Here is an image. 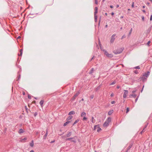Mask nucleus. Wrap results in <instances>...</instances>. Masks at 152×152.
<instances>
[{
    "label": "nucleus",
    "mask_w": 152,
    "mask_h": 152,
    "mask_svg": "<svg viewBox=\"0 0 152 152\" xmlns=\"http://www.w3.org/2000/svg\"><path fill=\"white\" fill-rule=\"evenodd\" d=\"M119 5H116V7H117V8L118 7H119Z\"/></svg>",
    "instance_id": "obj_52"
},
{
    "label": "nucleus",
    "mask_w": 152,
    "mask_h": 152,
    "mask_svg": "<svg viewBox=\"0 0 152 152\" xmlns=\"http://www.w3.org/2000/svg\"><path fill=\"white\" fill-rule=\"evenodd\" d=\"M120 86H117V88H118V89H119V88H120Z\"/></svg>",
    "instance_id": "obj_43"
},
{
    "label": "nucleus",
    "mask_w": 152,
    "mask_h": 152,
    "mask_svg": "<svg viewBox=\"0 0 152 152\" xmlns=\"http://www.w3.org/2000/svg\"><path fill=\"white\" fill-rule=\"evenodd\" d=\"M113 110H110L108 112V114L109 115H110L113 113Z\"/></svg>",
    "instance_id": "obj_15"
},
{
    "label": "nucleus",
    "mask_w": 152,
    "mask_h": 152,
    "mask_svg": "<svg viewBox=\"0 0 152 152\" xmlns=\"http://www.w3.org/2000/svg\"><path fill=\"white\" fill-rule=\"evenodd\" d=\"M123 18V16H121V18Z\"/></svg>",
    "instance_id": "obj_59"
},
{
    "label": "nucleus",
    "mask_w": 152,
    "mask_h": 152,
    "mask_svg": "<svg viewBox=\"0 0 152 152\" xmlns=\"http://www.w3.org/2000/svg\"><path fill=\"white\" fill-rule=\"evenodd\" d=\"M95 9V10H97L98 8L97 7H96Z\"/></svg>",
    "instance_id": "obj_46"
},
{
    "label": "nucleus",
    "mask_w": 152,
    "mask_h": 152,
    "mask_svg": "<svg viewBox=\"0 0 152 152\" xmlns=\"http://www.w3.org/2000/svg\"><path fill=\"white\" fill-rule=\"evenodd\" d=\"M142 19L143 21H144L145 20V18L144 16L142 17Z\"/></svg>",
    "instance_id": "obj_33"
},
{
    "label": "nucleus",
    "mask_w": 152,
    "mask_h": 152,
    "mask_svg": "<svg viewBox=\"0 0 152 152\" xmlns=\"http://www.w3.org/2000/svg\"><path fill=\"white\" fill-rule=\"evenodd\" d=\"M110 7L111 8H113V6L112 5H111L110 6Z\"/></svg>",
    "instance_id": "obj_48"
},
{
    "label": "nucleus",
    "mask_w": 152,
    "mask_h": 152,
    "mask_svg": "<svg viewBox=\"0 0 152 152\" xmlns=\"http://www.w3.org/2000/svg\"><path fill=\"white\" fill-rule=\"evenodd\" d=\"M30 152H34V151L33 150H31L30 151Z\"/></svg>",
    "instance_id": "obj_51"
},
{
    "label": "nucleus",
    "mask_w": 152,
    "mask_h": 152,
    "mask_svg": "<svg viewBox=\"0 0 152 152\" xmlns=\"http://www.w3.org/2000/svg\"><path fill=\"white\" fill-rule=\"evenodd\" d=\"M38 133H39L38 132H36V134H38Z\"/></svg>",
    "instance_id": "obj_54"
},
{
    "label": "nucleus",
    "mask_w": 152,
    "mask_h": 152,
    "mask_svg": "<svg viewBox=\"0 0 152 152\" xmlns=\"http://www.w3.org/2000/svg\"><path fill=\"white\" fill-rule=\"evenodd\" d=\"M114 96V94L113 93H112L111 95H110V96H111V97H113V96Z\"/></svg>",
    "instance_id": "obj_37"
},
{
    "label": "nucleus",
    "mask_w": 152,
    "mask_h": 152,
    "mask_svg": "<svg viewBox=\"0 0 152 152\" xmlns=\"http://www.w3.org/2000/svg\"><path fill=\"white\" fill-rule=\"evenodd\" d=\"M43 102L44 101L43 100H41L39 102V104L42 108L43 107Z\"/></svg>",
    "instance_id": "obj_11"
},
{
    "label": "nucleus",
    "mask_w": 152,
    "mask_h": 152,
    "mask_svg": "<svg viewBox=\"0 0 152 152\" xmlns=\"http://www.w3.org/2000/svg\"><path fill=\"white\" fill-rule=\"evenodd\" d=\"M34 145V144L33 141L32 140L31 141V142L30 143V146L31 147H32Z\"/></svg>",
    "instance_id": "obj_19"
},
{
    "label": "nucleus",
    "mask_w": 152,
    "mask_h": 152,
    "mask_svg": "<svg viewBox=\"0 0 152 152\" xmlns=\"http://www.w3.org/2000/svg\"><path fill=\"white\" fill-rule=\"evenodd\" d=\"M134 2H133L132 3V7H134Z\"/></svg>",
    "instance_id": "obj_39"
},
{
    "label": "nucleus",
    "mask_w": 152,
    "mask_h": 152,
    "mask_svg": "<svg viewBox=\"0 0 152 152\" xmlns=\"http://www.w3.org/2000/svg\"><path fill=\"white\" fill-rule=\"evenodd\" d=\"M132 31V28H131L130 29V32L129 34V35H130L131 34Z\"/></svg>",
    "instance_id": "obj_25"
},
{
    "label": "nucleus",
    "mask_w": 152,
    "mask_h": 152,
    "mask_svg": "<svg viewBox=\"0 0 152 152\" xmlns=\"http://www.w3.org/2000/svg\"><path fill=\"white\" fill-rule=\"evenodd\" d=\"M111 121V118H108L104 124L103 125L104 127H105L109 125V123Z\"/></svg>",
    "instance_id": "obj_1"
},
{
    "label": "nucleus",
    "mask_w": 152,
    "mask_h": 152,
    "mask_svg": "<svg viewBox=\"0 0 152 152\" xmlns=\"http://www.w3.org/2000/svg\"><path fill=\"white\" fill-rule=\"evenodd\" d=\"M23 132L24 131L22 129H19L18 132L19 133H23Z\"/></svg>",
    "instance_id": "obj_17"
},
{
    "label": "nucleus",
    "mask_w": 152,
    "mask_h": 152,
    "mask_svg": "<svg viewBox=\"0 0 152 152\" xmlns=\"http://www.w3.org/2000/svg\"><path fill=\"white\" fill-rule=\"evenodd\" d=\"M37 113H34V116H36L37 115Z\"/></svg>",
    "instance_id": "obj_40"
},
{
    "label": "nucleus",
    "mask_w": 152,
    "mask_h": 152,
    "mask_svg": "<svg viewBox=\"0 0 152 152\" xmlns=\"http://www.w3.org/2000/svg\"><path fill=\"white\" fill-rule=\"evenodd\" d=\"M115 82H112L110 84V85H114V84H115Z\"/></svg>",
    "instance_id": "obj_27"
},
{
    "label": "nucleus",
    "mask_w": 152,
    "mask_h": 152,
    "mask_svg": "<svg viewBox=\"0 0 152 152\" xmlns=\"http://www.w3.org/2000/svg\"><path fill=\"white\" fill-rule=\"evenodd\" d=\"M125 36H123V37H122V39L124 38H125Z\"/></svg>",
    "instance_id": "obj_50"
},
{
    "label": "nucleus",
    "mask_w": 152,
    "mask_h": 152,
    "mask_svg": "<svg viewBox=\"0 0 152 152\" xmlns=\"http://www.w3.org/2000/svg\"><path fill=\"white\" fill-rule=\"evenodd\" d=\"M137 99H138V98L137 97V98H136V99H135V102H137Z\"/></svg>",
    "instance_id": "obj_41"
},
{
    "label": "nucleus",
    "mask_w": 152,
    "mask_h": 152,
    "mask_svg": "<svg viewBox=\"0 0 152 152\" xmlns=\"http://www.w3.org/2000/svg\"><path fill=\"white\" fill-rule=\"evenodd\" d=\"M70 122V121H67V122H66L64 124V126H66L67 124H68Z\"/></svg>",
    "instance_id": "obj_20"
},
{
    "label": "nucleus",
    "mask_w": 152,
    "mask_h": 152,
    "mask_svg": "<svg viewBox=\"0 0 152 152\" xmlns=\"http://www.w3.org/2000/svg\"><path fill=\"white\" fill-rule=\"evenodd\" d=\"M128 10H130V9H128Z\"/></svg>",
    "instance_id": "obj_64"
},
{
    "label": "nucleus",
    "mask_w": 152,
    "mask_h": 152,
    "mask_svg": "<svg viewBox=\"0 0 152 152\" xmlns=\"http://www.w3.org/2000/svg\"><path fill=\"white\" fill-rule=\"evenodd\" d=\"M48 134V131H47L45 134L44 135V136L43 138L44 139H46V138Z\"/></svg>",
    "instance_id": "obj_14"
},
{
    "label": "nucleus",
    "mask_w": 152,
    "mask_h": 152,
    "mask_svg": "<svg viewBox=\"0 0 152 152\" xmlns=\"http://www.w3.org/2000/svg\"><path fill=\"white\" fill-rule=\"evenodd\" d=\"M94 97V96H91V98H92V99H93Z\"/></svg>",
    "instance_id": "obj_53"
},
{
    "label": "nucleus",
    "mask_w": 152,
    "mask_h": 152,
    "mask_svg": "<svg viewBox=\"0 0 152 152\" xmlns=\"http://www.w3.org/2000/svg\"><path fill=\"white\" fill-rule=\"evenodd\" d=\"M144 129L141 132V133H142L143 132H144Z\"/></svg>",
    "instance_id": "obj_58"
},
{
    "label": "nucleus",
    "mask_w": 152,
    "mask_h": 152,
    "mask_svg": "<svg viewBox=\"0 0 152 152\" xmlns=\"http://www.w3.org/2000/svg\"><path fill=\"white\" fill-rule=\"evenodd\" d=\"M23 95L25 94V93H23Z\"/></svg>",
    "instance_id": "obj_63"
},
{
    "label": "nucleus",
    "mask_w": 152,
    "mask_h": 152,
    "mask_svg": "<svg viewBox=\"0 0 152 152\" xmlns=\"http://www.w3.org/2000/svg\"><path fill=\"white\" fill-rule=\"evenodd\" d=\"M97 13V10H95V11L94 12V15H96V14Z\"/></svg>",
    "instance_id": "obj_36"
},
{
    "label": "nucleus",
    "mask_w": 152,
    "mask_h": 152,
    "mask_svg": "<svg viewBox=\"0 0 152 152\" xmlns=\"http://www.w3.org/2000/svg\"><path fill=\"white\" fill-rule=\"evenodd\" d=\"M135 92V91H132V93H134V92Z\"/></svg>",
    "instance_id": "obj_57"
},
{
    "label": "nucleus",
    "mask_w": 152,
    "mask_h": 152,
    "mask_svg": "<svg viewBox=\"0 0 152 152\" xmlns=\"http://www.w3.org/2000/svg\"><path fill=\"white\" fill-rule=\"evenodd\" d=\"M80 92H78L76 93L72 97V99L74 100L78 96V95L79 94Z\"/></svg>",
    "instance_id": "obj_9"
},
{
    "label": "nucleus",
    "mask_w": 152,
    "mask_h": 152,
    "mask_svg": "<svg viewBox=\"0 0 152 152\" xmlns=\"http://www.w3.org/2000/svg\"><path fill=\"white\" fill-rule=\"evenodd\" d=\"M87 118L86 117H83V120H87Z\"/></svg>",
    "instance_id": "obj_34"
},
{
    "label": "nucleus",
    "mask_w": 152,
    "mask_h": 152,
    "mask_svg": "<svg viewBox=\"0 0 152 152\" xmlns=\"http://www.w3.org/2000/svg\"><path fill=\"white\" fill-rule=\"evenodd\" d=\"M152 20V15H151L150 18V20Z\"/></svg>",
    "instance_id": "obj_38"
},
{
    "label": "nucleus",
    "mask_w": 152,
    "mask_h": 152,
    "mask_svg": "<svg viewBox=\"0 0 152 152\" xmlns=\"http://www.w3.org/2000/svg\"><path fill=\"white\" fill-rule=\"evenodd\" d=\"M28 98H29V99H30V98H31V97H30V96H28Z\"/></svg>",
    "instance_id": "obj_55"
},
{
    "label": "nucleus",
    "mask_w": 152,
    "mask_h": 152,
    "mask_svg": "<svg viewBox=\"0 0 152 152\" xmlns=\"http://www.w3.org/2000/svg\"><path fill=\"white\" fill-rule=\"evenodd\" d=\"M150 42H151L150 41H148V42L147 43V45L148 46H149V44H150Z\"/></svg>",
    "instance_id": "obj_29"
},
{
    "label": "nucleus",
    "mask_w": 152,
    "mask_h": 152,
    "mask_svg": "<svg viewBox=\"0 0 152 152\" xmlns=\"http://www.w3.org/2000/svg\"><path fill=\"white\" fill-rule=\"evenodd\" d=\"M94 18H95V19L96 21V20H97V16L96 15H95Z\"/></svg>",
    "instance_id": "obj_30"
},
{
    "label": "nucleus",
    "mask_w": 152,
    "mask_h": 152,
    "mask_svg": "<svg viewBox=\"0 0 152 152\" xmlns=\"http://www.w3.org/2000/svg\"><path fill=\"white\" fill-rule=\"evenodd\" d=\"M75 114V112L74 111H72L70 112L69 113V115H73L74 114Z\"/></svg>",
    "instance_id": "obj_13"
},
{
    "label": "nucleus",
    "mask_w": 152,
    "mask_h": 152,
    "mask_svg": "<svg viewBox=\"0 0 152 152\" xmlns=\"http://www.w3.org/2000/svg\"><path fill=\"white\" fill-rule=\"evenodd\" d=\"M100 42H99V46H100Z\"/></svg>",
    "instance_id": "obj_62"
},
{
    "label": "nucleus",
    "mask_w": 152,
    "mask_h": 152,
    "mask_svg": "<svg viewBox=\"0 0 152 152\" xmlns=\"http://www.w3.org/2000/svg\"><path fill=\"white\" fill-rule=\"evenodd\" d=\"M111 103L112 104H114L115 103V101H111Z\"/></svg>",
    "instance_id": "obj_32"
},
{
    "label": "nucleus",
    "mask_w": 152,
    "mask_h": 152,
    "mask_svg": "<svg viewBox=\"0 0 152 152\" xmlns=\"http://www.w3.org/2000/svg\"><path fill=\"white\" fill-rule=\"evenodd\" d=\"M95 3L96 4H98L97 0H95Z\"/></svg>",
    "instance_id": "obj_35"
},
{
    "label": "nucleus",
    "mask_w": 152,
    "mask_h": 152,
    "mask_svg": "<svg viewBox=\"0 0 152 152\" xmlns=\"http://www.w3.org/2000/svg\"><path fill=\"white\" fill-rule=\"evenodd\" d=\"M91 122L93 123H94L95 122V120L94 119V117H92L91 118Z\"/></svg>",
    "instance_id": "obj_18"
},
{
    "label": "nucleus",
    "mask_w": 152,
    "mask_h": 152,
    "mask_svg": "<svg viewBox=\"0 0 152 152\" xmlns=\"http://www.w3.org/2000/svg\"><path fill=\"white\" fill-rule=\"evenodd\" d=\"M115 34H113L111 37L110 42L111 43H113L115 39Z\"/></svg>",
    "instance_id": "obj_6"
},
{
    "label": "nucleus",
    "mask_w": 152,
    "mask_h": 152,
    "mask_svg": "<svg viewBox=\"0 0 152 152\" xmlns=\"http://www.w3.org/2000/svg\"><path fill=\"white\" fill-rule=\"evenodd\" d=\"M142 12L144 13H145V10H142Z\"/></svg>",
    "instance_id": "obj_47"
},
{
    "label": "nucleus",
    "mask_w": 152,
    "mask_h": 152,
    "mask_svg": "<svg viewBox=\"0 0 152 152\" xmlns=\"http://www.w3.org/2000/svg\"><path fill=\"white\" fill-rule=\"evenodd\" d=\"M134 73H135L136 74H137L138 73V72L137 70H134Z\"/></svg>",
    "instance_id": "obj_31"
},
{
    "label": "nucleus",
    "mask_w": 152,
    "mask_h": 152,
    "mask_svg": "<svg viewBox=\"0 0 152 152\" xmlns=\"http://www.w3.org/2000/svg\"><path fill=\"white\" fill-rule=\"evenodd\" d=\"M97 130L98 132H100L101 130V129L99 127L98 125H97L94 126V130Z\"/></svg>",
    "instance_id": "obj_3"
},
{
    "label": "nucleus",
    "mask_w": 152,
    "mask_h": 152,
    "mask_svg": "<svg viewBox=\"0 0 152 152\" xmlns=\"http://www.w3.org/2000/svg\"><path fill=\"white\" fill-rule=\"evenodd\" d=\"M103 51L104 52V54L107 57L112 58L113 57V55L112 54L109 53L108 52L105 50H104Z\"/></svg>",
    "instance_id": "obj_2"
},
{
    "label": "nucleus",
    "mask_w": 152,
    "mask_h": 152,
    "mask_svg": "<svg viewBox=\"0 0 152 152\" xmlns=\"http://www.w3.org/2000/svg\"><path fill=\"white\" fill-rule=\"evenodd\" d=\"M122 51L123 50L121 48H120L116 50H114L113 52L115 54H118L121 53Z\"/></svg>",
    "instance_id": "obj_4"
},
{
    "label": "nucleus",
    "mask_w": 152,
    "mask_h": 152,
    "mask_svg": "<svg viewBox=\"0 0 152 152\" xmlns=\"http://www.w3.org/2000/svg\"><path fill=\"white\" fill-rule=\"evenodd\" d=\"M66 140H70L72 142H76V140L75 139L74 137L68 138L66 139Z\"/></svg>",
    "instance_id": "obj_8"
},
{
    "label": "nucleus",
    "mask_w": 152,
    "mask_h": 152,
    "mask_svg": "<svg viewBox=\"0 0 152 152\" xmlns=\"http://www.w3.org/2000/svg\"><path fill=\"white\" fill-rule=\"evenodd\" d=\"M79 121V119H77V120L74 123H73V125H74L75 124H76V123H77Z\"/></svg>",
    "instance_id": "obj_22"
},
{
    "label": "nucleus",
    "mask_w": 152,
    "mask_h": 152,
    "mask_svg": "<svg viewBox=\"0 0 152 152\" xmlns=\"http://www.w3.org/2000/svg\"><path fill=\"white\" fill-rule=\"evenodd\" d=\"M20 37H20V36H19V37H18L17 39H20Z\"/></svg>",
    "instance_id": "obj_45"
},
{
    "label": "nucleus",
    "mask_w": 152,
    "mask_h": 152,
    "mask_svg": "<svg viewBox=\"0 0 152 152\" xmlns=\"http://www.w3.org/2000/svg\"><path fill=\"white\" fill-rule=\"evenodd\" d=\"M114 13L113 12H112V13H111V15H114Z\"/></svg>",
    "instance_id": "obj_49"
},
{
    "label": "nucleus",
    "mask_w": 152,
    "mask_h": 152,
    "mask_svg": "<svg viewBox=\"0 0 152 152\" xmlns=\"http://www.w3.org/2000/svg\"><path fill=\"white\" fill-rule=\"evenodd\" d=\"M149 72H148L146 73H145V74L143 76L142 78V79L143 81H144V80L146 79V78H145L144 77L145 76L146 77H147L149 75Z\"/></svg>",
    "instance_id": "obj_5"
},
{
    "label": "nucleus",
    "mask_w": 152,
    "mask_h": 152,
    "mask_svg": "<svg viewBox=\"0 0 152 152\" xmlns=\"http://www.w3.org/2000/svg\"><path fill=\"white\" fill-rule=\"evenodd\" d=\"M137 96V95L135 94H130L129 96V97L130 98H131V97H134V98H135Z\"/></svg>",
    "instance_id": "obj_10"
},
{
    "label": "nucleus",
    "mask_w": 152,
    "mask_h": 152,
    "mask_svg": "<svg viewBox=\"0 0 152 152\" xmlns=\"http://www.w3.org/2000/svg\"><path fill=\"white\" fill-rule=\"evenodd\" d=\"M22 54V49H21L20 50V56H21Z\"/></svg>",
    "instance_id": "obj_28"
},
{
    "label": "nucleus",
    "mask_w": 152,
    "mask_h": 152,
    "mask_svg": "<svg viewBox=\"0 0 152 152\" xmlns=\"http://www.w3.org/2000/svg\"><path fill=\"white\" fill-rule=\"evenodd\" d=\"M129 111V108H127L126 110V113H127Z\"/></svg>",
    "instance_id": "obj_24"
},
{
    "label": "nucleus",
    "mask_w": 152,
    "mask_h": 152,
    "mask_svg": "<svg viewBox=\"0 0 152 152\" xmlns=\"http://www.w3.org/2000/svg\"><path fill=\"white\" fill-rule=\"evenodd\" d=\"M106 27H107V25H106L105 26Z\"/></svg>",
    "instance_id": "obj_61"
},
{
    "label": "nucleus",
    "mask_w": 152,
    "mask_h": 152,
    "mask_svg": "<svg viewBox=\"0 0 152 152\" xmlns=\"http://www.w3.org/2000/svg\"><path fill=\"white\" fill-rule=\"evenodd\" d=\"M142 8H145V6H142Z\"/></svg>",
    "instance_id": "obj_56"
},
{
    "label": "nucleus",
    "mask_w": 152,
    "mask_h": 152,
    "mask_svg": "<svg viewBox=\"0 0 152 152\" xmlns=\"http://www.w3.org/2000/svg\"><path fill=\"white\" fill-rule=\"evenodd\" d=\"M71 134H72L71 132H69L68 133H67L66 134V136L67 137H69L71 135Z\"/></svg>",
    "instance_id": "obj_16"
},
{
    "label": "nucleus",
    "mask_w": 152,
    "mask_h": 152,
    "mask_svg": "<svg viewBox=\"0 0 152 152\" xmlns=\"http://www.w3.org/2000/svg\"><path fill=\"white\" fill-rule=\"evenodd\" d=\"M27 138L26 137H25L23 139H21V141L22 142L23 140L25 141L27 140Z\"/></svg>",
    "instance_id": "obj_23"
},
{
    "label": "nucleus",
    "mask_w": 152,
    "mask_h": 152,
    "mask_svg": "<svg viewBox=\"0 0 152 152\" xmlns=\"http://www.w3.org/2000/svg\"><path fill=\"white\" fill-rule=\"evenodd\" d=\"M72 118V115L69 116L67 119V120H70Z\"/></svg>",
    "instance_id": "obj_21"
},
{
    "label": "nucleus",
    "mask_w": 152,
    "mask_h": 152,
    "mask_svg": "<svg viewBox=\"0 0 152 152\" xmlns=\"http://www.w3.org/2000/svg\"><path fill=\"white\" fill-rule=\"evenodd\" d=\"M126 152H130L129 149H127Z\"/></svg>",
    "instance_id": "obj_44"
},
{
    "label": "nucleus",
    "mask_w": 152,
    "mask_h": 152,
    "mask_svg": "<svg viewBox=\"0 0 152 152\" xmlns=\"http://www.w3.org/2000/svg\"><path fill=\"white\" fill-rule=\"evenodd\" d=\"M124 94L123 96L124 98H125L126 97V96H127L128 95V92L127 90H124Z\"/></svg>",
    "instance_id": "obj_7"
},
{
    "label": "nucleus",
    "mask_w": 152,
    "mask_h": 152,
    "mask_svg": "<svg viewBox=\"0 0 152 152\" xmlns=\"http://www.w3.org/2000/svg\"><path fill=\"white\" fill-rule=\"evenodd\" d=\"M131 146H129V147H128V149H129V150L131 148Z\"/></svg>",
    "instance_id": "obj_42"
},
{
    "label": "nucleus",
    "mask_w": 152,
    "mask_h": 152,
    "mask_svg": "<svg viewBox=\"0 0 152 152\" xmlns=\"http://www.w3.org/2000/svg\"><path fill=\"white\" fill-rule=\"evenodd\" d=\"M134 68L136 69H140V67L139 66H136Z\"/></svg>",
    "instance_id": "obj_26"
},
{
    "label": "nucleus",
    "mask_w": 152,
    "mask_h": 152,
    "mask_svg": "<svg viewBox=\"0 0 152 152\" xmlns=\"http://www.w3.org/2000/svg\"><path fill=\"white\" fill-rule=\"evenodd\" d=\"M105 15H106V16H107V13H105Z\"/></svg>",
    "instance_id": "obj_60"
},
{
    "label": "nucleus",
    "mask_w": 152,
    "mask_h": 152,
    "mask_svg": "<svg viewBox=\"0 0 152 152\" xmlns=\"http://www.w3.org/2000/svg\"><path fill=\"white\" fill-rule=\"evenodd\" d=\"M86 115V114L85 112H83L81 114V116L82 117H85Z\"/></svg>",
    "instance_id": "obj_12"
}]
</instances>
